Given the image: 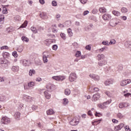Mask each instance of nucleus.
I'll return each instance as SVG.
<instances>
[{"label": "nucleus", "mask_w": 131, "mask_h": 131, "mask_svg": "<svg viewBox=\"0 0 131 131\" xmlns=\"http://www.w3.org/2000/svg\"><path fill=\"white\" fill-rule=\"evenodd\" d=\"M50 55H49V52H44L42 53V59H43V63H48L49 60H48V58Z\"/></svg>", "instance_id": "obj_1"}, {"label": "nucleus", "mask_w": 131, "mask_h": 131, "mask_svg": "<svg viewBox=\"0 0 131 131\" xmlns=\"http://www.w3.org/2000/svg\"><path fill=\"white\" fill-rule=\"evenodd\" d=\"M52 78L57 81H63L66 77L64 76H55L52 77Z\"/></svg>", "instance_id": "obj_2"}, {"label": "nucleus", "mask_w": 131, "mask_h": 131, "mask_svg": "<svg viewBox=\"0 0 131 131\" xmlns=\"http://www.w3.org/2000/svg\"><path fill=\"white\" fill-rule=\"evenodd\" d=\"M77 78V76H76V74L74 73H72L70 74L69 76V80L71 82L74 81L75 80H76Z\"/></svg>", "instance_id": "obj_3"}, {"label": "nucleus", "mask_w": 131, "mask_h": 131, "mask_svg": "<svg viewBox=\"0 0 131 131\" xmlns=\"http://www.w3.org/2000/svg\"><path fill=\"white\" fill-rule=\"evenodd\" d=\"M1 122L3 124H8V123H10V122H11V120H10V118L7 117H4L1 120Z\"/></svg>", "instance_id": "obj_4"}, {"label": "nucleus", "mask_w": 131, "mask_h": 131, "mask_svg": "<svg viewBox=\"0 0 131 131\" xmlns=\"http://www.w3.org/2000/svg\"><path fill=\"white\" fill-rule=\"evenodd\" d=\"M102 18L104 21H109L111 19V15L108 13L104 14L102 16Z\"/></svg>", "instance_id": "obj_5"}, {"label": "nucleus", "mask_w": 131, "mask_h": 131, "mask_svg": "<svg viewBox=\"0 0 131 131\" xmlns=\"http://www.w3.org/2000/svg\"><path fill=\"white\" fill-rule=\"evenodd\" d=\"M20 63L25 67L29 66V65H30V62L26 59L21 60Z\"/></svg>", "instance_id": "obj_6"}, {"label": "nucleus", "mask_w": 131, "mask_h": 131, "mask_svg": "<svg viewBox=\"0 0 131 131\" xmlns=\"http://www.w3.org/2000/svg\"><path fill=\"white\" fill-rule=\"evenodd\" d=\"M130 82L131 80L129 79L124 80L121 82L120 85H121V86H124L125 85L128 84V83H130Z\"/></svg>", "instance_id": "obj_7"}, {"label": "nucleus", "mask_w": 131, "mask_h": 131, "mask_svg": "<svg viewBox=\"0 0 131 131\" xmlns=\"http://www.w3.org/2000/svg\"><path fill=\"white\" fill-rule=\"evenodd\" d=\"M89 76L91 78L94 79V80H100V76L96 74H90Z\"/></svg>", "instance_id": "obj_8"}, {"label": "nucleus", "mask_w": 131, "mask_h": 131, "mask_svg": "<svg viewBox=\"0 0 131 131\" xmlns=\"http://www.w3.org/2000/svg\"><path fill=\"white\" fill-rule=\"evenodd\" d=\"M78 122H79V120L73 119L70 122V124L71 125H77L78 124Z\"/></svg>", "instance_id": "obj_9"}, {"label": "nucleus", "mask_w": 131, "mask_h": 131, "mask_svg": "<svg viewBox=\"0 0 131 131\" xmlns=\"http://www.w3.org/2000/svg\"><path fill=\"white\" fill-rule=\"evenodd\" d=\"M114 81L112 79H107L104 82L105 85H110V84H113Z\"/></svg>", "instance_id": "obj_10"}, {"label": "nucleus", "mask_w": 131, "mask_h": 131, "mask_svg": "<svg viewBox=\"0 0 131 131\" xmlns=\"http://www.w3.org/2000/svg\"><path fill=\"white\" fill-rule=\"evenodd\" d=\"M123 126H124V124H123V123H121L119 125L116 126L115 127V130L116 131L120 130V129H121V128H122Z\"/></svg>", "instance_id": "obj_11"}, {"label": "nucleus", "mask_w": 131, "mask_h": 131, "mask_svg": "<svg viewBox=\"0 0 131 131\" xmlns=\"http://www.w3.org/2000/svg\"><path fill=\"white\" fill-rule=\"evenodd\" d=\"M99 99H100L99 94H94L92 97V101H93L94 102H96V101H98Z\"/></svg>", "instance_id": "obj_12"}, {"label": "nucleus", "mask_w": 131, "mask_h": 131, "mask_svg": "<svg viewBox=\"0 0 131 131\" xmlns=\"http://www.w3.org/2000/svg\"><path fill=\"white\" fill-rule=\"evenodd\" d=\"M55 40L54 39H47L45 41V43L47 47H49L51 43H52V42H55Z\"/></svg>", "instance_id": "obj_13"}, {"label": "nucleus", "mask_w": 131, "mask_h": 131, "mask_svg": "<svg viewBox=\"0 0 131 131\" xmlns=\"http://www.w3.org/2000/svg\"><path fill=\"white\" fill-rule=\"evenodd\" d=\"M46 89H47V90H49V91H53V90H54V85L51 83H48L46 85Z\"/></svg>", "instance_id": "obj_14"}, {"label": "nucleus", "mask_w": 131, "mask_h": 131, "mask_svg": "<svg viewBox=\"0 0 131 131\" xmlns=\"http://www.w3.org/2000/svg\"><path fill=\"white\" fill-rule=\"evenodd\" d=\"M107 64V61H106V60H99L98 62V65L99 66H104V65H106Z\"/></svg>", "instance_id": "obj_15"}, {"label": "nucleus", "mask_w": 131, "mask_h": 131, "mask_svg": "<svg viewBox=\"0 0 131 131\" xmlns=\"http://www.w3.org/2000/svg\"><path fill=\"white\" fill-rule=\"evenodd\" d=\"M39 16L42 19H48V15H47V13L45 12L40 14Z\"/></svg>", "instance_id": "obj_16"}, {"label": "nucleus", "mask_w": 131, "mask_h": 131, "mask_svg": "<svg viewBox=\"0 0 131 131\" xmlns=\"http://www.w3.org/2000/svg\"><path fill=\"white\" fill-rule=\"evenodd\" d=\"M47 115H53L55 114V112H54V110H53V109L50 108L47 111Z\"/></svg>", "instance_id": "obj_17"}, {"label": "nucleus", "mask_w": 131, "mask_h": 131, "mask_svg": "<svg viewBox=\"0 0 131 131\" xmlns=\"http://www.w3.org/2000/svg\"><path fill=\"white\" fill-rule=\"evenodd\" d=\"M11 70L13 72H18V71H19V67H18V66H13Z\"/></svg>", "instance_id": "obj_18"}, {"label": "nucleus", "mask_w": 131, "mask_h": 131, "mask_svg": "<svg viewBox=\"0 0 131 131\" xmlns=\"http://www.w3.org/2000/svg\"><path fill=\"white\" fill-rule=\"evenodd\" d=\"M97 57L98 58V61H102L105 59V55L103 54H98Z\"/></svg>", "instance_id": "obj_19"}, {"label": "nucleus", "mask_w": 131, "mask_h": 131, "mask_svg": "<svg viewBox=\"0 0 131 131\" xmlns=\"http://www.w3.org/2000/svg\"><path fill=\"white\" fill-rule=\"evenodd\" d=\"M44 95H45L46 99H48V100L51 99V94H49V93H48V91L44 92Z\"/></svg>", "instance_id": "obj_20"}, {"label": "nucleus", "mask_w": 131, "mask_h": 131, "mask_svg": "<svg viewBox=\"0 0 131 131\" xmlns=\"http://www.w3.org/2000/svg\"><path fill=\"white\" fill-rule=\"evenodd\" d=\"M20 113L16 112H15V114H14V117L15 118V119H17V120H19V119H20Z\"/></svg>", "instance_id": "obj_21"}, {"label": "nucleus", "mask_w": 131, "mask_h": 131, "mask_svg": "<svg viewBox=\"0 0 131 131\" xmlns=\"http://www.w3.org/2000/svg\"><path fill=\"white\" fill-rule=\"evenodd\" d=\"M98 107L99 108H100V109H105V108L106 107V106L105 105V104L104 103L98 104Z\"/></svg>", "instance_id": "obj_22"}, {"label": "nucleus", "mask_w": 131, "mask_h": 131, "mask_svg": "<svg viewBox=\"0 0 131 131\" xmlns=\"http://www.w3.org/2000/svg\"><path fill=\"white\" fill-rule=\"evenodd\" d=\"M128 10L125 7H122L121 9V12L123 13V14H125L126 13H127L128 12Z\"/></svg>", "instance_id": "obj_23"}, {"label": "nucleus", "mask_w": 131, "mask_h": 131, "mask_svg": "<svg viewBox=\"0 0 131 131\" xmlns=\"http://www.w3.org/2000/svg\"><path fill=\"white\" fill-rule=\"evenodd\" d=\"M99 11L101 13H106V12H107V10H106V8H105L104 7H101L99 8Z\"/></svg>", "instance_id": "obj_24"}, {"label": "nucleus", "mask_w": 131, "mask_h": 131, "mask_svg": "<svg viewBox=\"0 0 131 131\" xmlns=\"http://www.w3.org/2000/svg\"><path fill=\"white\" fill-rule=\"evenodd\" d=\"M68 33L70 36V37H71L73 36V33H72V30H71V28H69L68 29Z\"/></svg>", "instance_id": "obj_25"}, {"label": "nucleus", "mask_w": 131, "mask_h": 131, "mask_svg": "<svg viewBox=\"0 0 131 131\" xmlns=\"http://www.w3.org/2000/svg\"><path fill=\"white\" fill-rule=\"evenodd\" d=\"M113 15H114V16H117V17H118V16H119L120 15V12H119V11H117L116 10H114L112 12Z\"/></svg>", "instance_id": "obj_26"}, {"label": "nucleus", "mask_w": 131, "mask_h": 131, "mask_svg": "<svg viewBox=\"0 0 131 131\" xmlns=\"http://www.w3.org/2000/svg\"><path fill=\"white\" fill-rule=\"evenodd\" d=\"M35 74V70L32 69L29 71V75L30 76H32V75H34V74Z\"/></svg>", "instance_id": "obj_27"}, {"label": "nucleus", "mask_w": 131, "mask_h": 131, "mask_svg": "<svg viewBox=\"0 0 131 131\" xmlns=\"http://www.w3.org/2000/svg\"><path fill=\"white\" fill-rule=\"evenodd\" d=\"M125 47L127 48V49H130L131 45L130 42L129 41H126L125 42Z\"/></svg>", "instance_id": "obj_28"}, {"label": "nucleus", "mask_w": 131, "mask_h": 131, "mask_svg": "<svg viewBox=\"0 0 131 131\" xmlns=\"http://www.w3.org/2000/svg\"><path fill=\"white\" fill-rule=\"evenodd\" d=\"M71 92L69 89H67L64 90V94L66 96H69L70 95Z\"/></svg>", "instance_id": "obj_29"}, {"label": "nucleus", "mask_w": 131, "mask_h": 131, "mask_svg": "<svg viewBox=\"0 0 131 131\" xmlns=\"http://www.w3.org/2000/svg\"><path fill=\"white\" fill-rule=\"evenodd\" d=\"M23 50H24L23 46H20L17 49V52H19V53L22 52L23 51Z\"/></svg>", "instance_id": "obj_30"}, {"label": "nucleus", "mask_w": 131, "mask_h": 131, "mask_svg": "<svg viewBox=\"0 0 131 131\" xmlns=\"http://www.w3.org/2000/svg\"><path fill=\"white\" fill-rule=\"evenodd\" d=\"M27 24H28V21L27 20H25L24 24L20 27V28H24L27 26Z\"/></svg>", "instance_id": "obj_31"}, {"label": "nucleus", "mask_w": 131, "mask_h": 131, "mask_svg": "<svg viewBox=\"0 0 131 131\" xmlns=\"http://www.w3.org/2000/svg\"><path fill=\"white\" fill-rule=\"evenodd\" d=\"M7 99V98L5 96L0 95V102H4L5 100Z\"/></svg>", "instance_id": "obj_32"}, {"label": "nucleus", "mask_w": 131, "mask_h": 131, "mask_svg": "<svg viewBox=\"0 0 131 131\" xmlns=\"http://www.w3.org/2000/svg\"><path fill=\"white\" fill-rule=\"evenodd\" d=\"M37 109V106L33 105L32 106V110L31 109L29 110V112H31L32 111H34V110H36Z\"/></svg>", "instance_id": "obj_33"}, {"label": "nucleus", "mask_w": 131, "mask_h": 131, "mask_svg": "<svg viewBox=\"0 0 131 131\" xmlns=\"http://www.w3.org/2000/svg\"><path fill=\"white\" fill-rule=\"evenodd\" d=\"M4 20H5V15L3 14H0V22L1 23H3L4 22Z\"/></svg>", "instance_id": "obj_34"}, {"label": "nucleus", "mask_w": 131, "mask_h": 131, "mask_svg": "<svg viewBox=\"0 0 131 131\" xmlns=\"http://www.w3.org/2000/svg\"><path fill=\"white\" fill-rule=\"evenodd\" d=\"M21 39L23 41H26V42H28V41H29V39H28L26 36H23L21 37Z\"/></svg>", "instance_id": "obj_35"}, {"label": "nucleus", "mask_w": 131, "mask_h": 131, "mask_svg": "<svg viewBox=\"0 0 131 131\" xmlns=\"http://www.w3.org/2000/svg\"><path fill=\"white\" fill-rule=\"evenodd\" d=\"M2 56L4 58H7L10 56V54H9L8 52H4L2 54Z\"/></svg>", "instance_id": "obj_36"}, {"label": "nucleus", "mask_w": 131, "mask_h": 131, "mask_svg": "<svg viewBox=\"0 0 131 131\" xmlns=\"http://www.w3.org/2000/svg\"><path fill=\"white\" fill-rule=\"evenodd\" d=\"M63 104L64 105V106H66V105H67V104H68V99L67 98H64L63 99Z\"/></svg>", "instance_id": "obj_37"}, {"label": "nucleus", "mask_w": 131, "mask_h": 131, "mask_svg": "<svg viewBox=\"0 0 131 131\" xmlns=\"http://www.w3.org/2000/svg\"><path fill=\"white\" fill-rule=\"evenodd\" d=\"M60 36H61V38H62V39H63L64 40H65V39H66V34H65V33H61L60 34Z\"/></svg>", "instance_id": "obj_38"}, {"label": "nucleus", "mask_w": 131, "mask_h": 131, "mask_svg": "<svg viewBox=\"0 0 131 131\" xmlns=\"http://www.w3.org/2000/svg\"><path fill=\"white\" fill-rule=\"evenodd\" d=\"M31 30L34 33H37V30H36V28L35 27H31Z\"/></svg>", "instance_id": "obj_39"}, {"label": "nucleus", "mask_w": 131, "mask_h": 131, "mask_svg": "<svg viewBox=\"0 0 131 131\" xmlns=\"http://www.w3.org/2000/svg\"><path fill=\"white\" fill-rule=\"evenodd\" d=\"M23 107H24V104H23V103H18V110H21V109H22V108H23Z\"/></svg>", "instance_id": "obj_40"}, {"label": "nucleus", "mask_w": 131, "mask_h": 131, "mask_svg": "<svg viewBox=\"0 0 131 131\" xmlns=\"http://www.w3.org/2000/svg\"><path fill=\"white\" fill-rule=\"evenodd\" d=\"M28 84L29 85V86H30L31 89V88H32L33 86H34L35 85V83L33 82H30L28 83Z\"/></svg>", "instance_id": "obj_41"}, {"label": "nucleus", "mask_w": 131, "mask_h": 131, "mask_svg": "<svg viewBox=\"0 0 131 131\" xmlns=\"http://www.w3.org/2000/svg\"><path fill=\"white\" fill-rule=\"evenodd\" d=\"M2 13L3 14H8V10H7V8L5 7H3Z\"/></svg>", "instance_id": "obj_42"}, {"label": "nucleus", "mask_w": 131, "mask_h": 131, "mask_svg": "<svg viewBox=\"0 0 131 131\" xmlns=\"http://www.w3.org/2000/svg\"><path fill=\"white\" fill-rule=\"evenodd\" d=\"M12 56H13L14 58H17L18 54H17V51H14L13 52H12Z\"/></svg>", "instance_id": "obj_43"}, {"label": "nucleus", "mask_w": 131, "mask_h": 131, "mask_svg": "<svg viewBox=\"0 0 131 131\" xmlns=\"http://www.w3.org/2000/svg\"><path fill=\"white\" fill-rule=\"evenodd\" d=\"M52 5L53 7H57V3L56 1H53L52 2Z\"/></svg>", "instance_id": "obj_44"}, {"label": "nucleus", "mask_w": 131, "mask_h": 131, "mask_svg": "<svg viewBox=\"0 0 131 131\" xmlns=\"http://www.w3.org/2000/svg\"><path fill=\"white\" fill-rule=\"evenodd\" d=\"M105 95H106V96H107V97H112V94H111L110 92L106 91V92H105Z\"/></svg>", "instance_id": "obj_45"}, {"label": "nucleus", "mask_w": 131, "mask_h": 131, "mask_svg": "<svg viewBox=\"0 0 131 131\" xmlns=\"http://www.w3.org/2000/svg\"><path fill=\"white\" fill-rule=\"evenodd\" d=\"M117 117H118V118L121 119L123 117V115H122V114L119 113L117 115Z\"/></svg>", "instance_id": "obj_46"}, {"label": "nucleus", "mask_w": 131, "mask_h": 131, "mask_svg": "<svg viewBox=\"0 0 131 131\" xmlns=\"http://www.w3.org/2000/svg\"><path fill=\"white\" fill-rule=\"evenodd\" d=\"M30 86L28 85H24V90H30Z\"/></svg>", "instance_id": "obj_47"}, {"label": "nucleus", "mask_w": 131, "mask_h": 131, "mask_svg": "<svg viewBox=\"0 0 131 131\" xmlns=\"http://www.w3.org/2000/svg\"><path fill=\"white\" fill-rule=\"evenodd\" d=\"M116 42V41L114 39H112L110 41L109 45H115V43Z\"/></svg>", "instance_id": "obj_48"}, {"label": "nucleus", "mask_w": 131, "mask_h": 131, "mask_svg": "<svg viewBox=\"0 0 131 131\" xmlns=\"http://www.w3.org/2000/svg\"><path fill=\"white\" fill-rule=\"evenodd\" d=\"M52 49L54 51H57V49H58V46L57 45H54L52 46Z\"/></svg>", "instance_id": "obj_49"}, {"label": "nucleus", "mask_w": 131, "mask_h": 131, "mask_svg": "<svg viewBox=\"0 0 131 131\" xmlns=\"http://www.w3.org/2000/svg\"><path fill=\"white\" fill-rule=\"evenodd\" d=\"M102 43L104 46H109V43H108V41H102Z\"/></svg>", "instance_id": "obj_50"}, {"label": "nucleus", "mask_w": 131, "mask_h": 131, "mask_svg": "<svg viewBox=\"0 0 131 131\" xmlns=\"http://www.w3.org/2000/svg\"><path fill=\"white\" fill-rule=\"evenodd\" d=\"M80 55H81L80 51H77L76 52V54H75L76 57H80Z\"/></svg>", "instance_id": "obj_51"}, {"label": "nucleus", "mask_w": 131, "mask_h": 131, "mask_svg": "<svg viewBox=\"0 0 131 131\" xmlns=\"http://www.w3.org/2000/svg\"><path fill=\"white\" fill-rule=\"evenodd\" d=\"M92 14H97L98 13V9H94L92 11Z\"/></svg>", "instance_id": "obj_52"}, {"label": "nucleus", "mask_w": 131, "mask_h": 131, "mask_svg": "<svg viewBox=\"0 0 131 131\" xmlns=\"http://www.w3.org/2000/svg\"><path fill=\"white\" fill-rule=\"evenodd\" d=\"M8 49H9V47L7 46H5L1 48V50H8Z\"/></svg>", "instance_id": "obj_53"}, {"label": "nucleus", "mask_w": 131, "mask_h": 131, "mask_svg": "<svg viewBox=\"0 0 131 131\" xmlns=\"http://www.w3.org/2000/svg\"><path fill=\"white\" fill-rule=\"evenodd\" d=\"M80 3L82 4L83 5H84L85 4H86V2H88V0H79Z\"/></svg>", "instance_id": "obj_54"}, {"label": "nucleus", "mask_w": 131, "mask_h": 131, "mask_svg": "<svg viewBox=\"0 0 131 131\" xmlns=\"http://www.w3.org/2000/svg\"><path fill=\"white\" fill-rule=\"evenodd\" d=\"M119 108H124L123 102H121L119 104Z\"/></svg>", "instance_id": "obj_55"}, {"label": "nucleus", "mask_w": 131, "mask_h": 131, "mask_svg": "<svg viewBox=\"0 0 131 131\" xmlns=\"http://www.w3.org/2000/svg\"><path fill=\"white\" fill-rule=\"evenodd\" d=\"M123 69V67L122 66H119L118 67V71H121Z\"/></svg>", "instance_id": "obj_56"}, {"label": "nucleus", "mask_w": 131, "mask_h": 131, "mask_svg": "<svg viewBox=\"0 0 131 131\" xmlns=\"http://www.w3.org/2000/svg\"><path fill=\"white\" fill-rule=\"evenodd\" d=\"M89 13H90V12L88 10H86V11H84V12L83 13V15L85 16V15H88V14H89Z\"/></svg>", "instance_id": "obj_57"}, {"label": "nucleus", "mask_w": 131, "mask_h": 131, "mask_svg": "<svg viewBox=\"0 0 131 131\" xmlns=\"http://www.w3.org/2000/svg\"><path fill=\"white\" fill-rule=\"evenodd\" d=\"M124 108H126V107H128V103L126 102H123Z\"/></svg>", "instance_id": "obj_58"}, {"label": "nucleus", "mask_w": 131, "mask_h": 131, "mask_svg": "<svg viewBox=\"0 0 131 131\" xmlns=\"http://www.w3.org/2000/svg\"><path fill=\"white\" fill-rule=\"evenodd\" d=\"M121 18L122 19V20H124V21H125L126 19H127V17H126V16H121Z\"/></svg>", "instance_id": "obj_59"}, {"label": "nucleus", "mask_w": 131, "mask_h": 131, "mask_svg": "<svg viewBox=\"0 0 131 131\" xmlns=\"http://www.w3.org/2000/svg\"><path fill=\"white\" fill-rule=\"evenodd\" d=\"M111 101H112L111 100H110L108 101H107L105 102H104L103 103L104 104V105H105H105H108V104H110V103H111Z\"/></svg>", "instance_id": "obj_60"}, {"label": "nucleus", "mask_w": 131, "mask_h": 131, "mask_svg": "<svg viewBox=\"0 0 131 131\" xmlns=\"http://www.w3.org/2000/svg\"><path fill=\"white\" fill-rule=\"evenodd\" d=\"M85 49H87L88 51H91V46L88 45L85 47Z\"/></svg>", "instance_id": "obj_61"}, {"label": "nucleus", "mask_w": 131, "mask_h": 131, "mask_svg": "<svg viewBox=\"0 0 131 131\" xmlns=\"http://www.w3.org/2000/svg\"><path fill=\"white\" fill-rule=\"evenodd\" d=\"M39 2L41 5H45V0H39Z\"/></svg>", "instance_id": "obj_62"}, {"label": "nucleus", "mask_w": 131, "mask_h": 131, "mask_svg": "<svg viewBox=\"0 0 131 131\" xmlns=\"http://www.w3.org/2000/svg\"><path fill=\"white\" fill-rule=\"evenodd\" d=\"M112 122H113V123H117V122H118V121L115 119H113L112 120Z\"/></svg>", "instance_id": "obj_63"}, {"label": "nucleus", "mask_w": 131, "mask_h": 131, "mask_svg": "<svg viewBox=\"0 0 131 131\" xmlns=\"http://www.w3.org/2000/svg\"><path fill=\"white\" fill-rule=\"evenodd\" d=\"M125 130L130 131V128H129V127L128 126H126Z\"/></svg>", "instance_id": "obj_64"}]
</instances>
